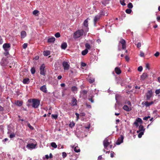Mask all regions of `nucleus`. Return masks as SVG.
Returning a JSON list of instances; mask_svg holds the SVG:
<instances>
[{
  "label": "nucleus",
  "mask_w": 160,
  "mask_h": 160,
  "mask_svg": "<svg viewBox=\"0 0 160 160\" xmlns=\"http://www.w3.org/2000/svg\"><path fill=\"white\" fill-rule=\"evenodd\" d=\"M38 11L37 10H35L33 12V14L34 15H36L38 13Z\"/></svg>",
  "instance_id": "nucleus-42"
},
{
  "label": "nucleus",
  "mask_w": 160,
  "mask_h": 160,
  "mask_svg": "<svg viewBox=\"0 0 160 160\" xmlns=\"http://www.w3.org/2000/svg\"><path fill=\"white\" fill-rule=\"evenodd\" d=\"M114 152H113L111 151L110 153V156L111 158H113L114 157Z\"/></svg>",
  "instance_id": "nucleus-52"
},
{
  "label": "nucleus",
  "mask_w": 160,
  "mask_h": 160,
  "mask_svg": "<svg viewBox=\"0 0 160 160\" xmlns=\"http://www.w3.org/2000/svg\"><path fill=\"white\" fill-rule=\"evenodd\" d=\"M98 160H103L101 155L99 156L98 157Z\"/></svg>",
  "instance_id": "nucleus-55"
},
{
  "label": "nucleus",
  "mask_w": 160,
  "mask_h": 160,
  "mask_svg": "<svg viewBox=\"0 0 160 160\" xmlns=\"http://www.w3.org/2000/svg\"><path fill=\"white\" fill-rule=\"evenodd\" d=\"M63 146L62 145H59L58 146V148L59 149L63 148Z\"/></svg>",
  "instance_id": "nucleus-57"
},
{
  "label": "nucleus",
  "mask_w": 160,
  "mask_h": 160,
  "mask_svg": "<svg viewBox=\"0 0 160 160\" xmlns=\"http://www.w3.org/2000/svg\"><path fill=\"white\" fill-rule=\"evenodd\" d=\"M85 46L86 48V49H89L91 48V46L88 43H86L85 44Z\"/></svg>",
  "instance_id": "nucleus-27"
},
{
  "label": "nucleus",
  "mask_w": 160,
  "mask_h": 160,
  "mask_svg": "<svg viewBox=\"0 0 160 160\" xmlns=\"http://www.w3.org/2000/svg\"><path fill=\"white\" fill-rule=\"evenodd\" d=\"M28 46V44L27 43H24L23 45V48H27Z\"/></svg>",
  "instance_id": "nucleus-50"
},
{
  "label": "nucleus",
  "mask_w": 160,
  "mask_h": 160,
  "mask_svg": "<svg viewBox=\"0 0 160 160\" xmlns=\"http://www.w3.org/2000/svg\"><path fill=\"white\" fill-rule=\"evenodd\" d=\"M125 59L127 61H128L129 60V58L127 56H125Z\"/></svg>",
  "instance_id": "nucleus-62"
},
{
  "label": "nucleus",
  "mask_w": 160,
  "mask_h": 160,
  "mask_svg": "<svg viewBox=\"0 0 160 160\" xmlns=\"http://www.w3.org/2000/svg\"><path fill=\"white\" fill-rule=\"evenodd\" d=\"M136 121L138 122H140V123H142V119L140 118H138V119L136 120Z\"/></svg>",
  "instance_id": "nucleus-38"
},
{
  "label": "nucleus",
  "mask_w": 160,
  "mask_h": 160,
  "mask_svg": "<svg viewBox=\"0 0 160 160\" xmlns=\"http://www.w3.org/2000/svg\"><path fill=\"white\" fill-rule=\"evenodd\" d=\"M31 73L32 74H34L35 72H36V70H35V68H32L31 69Z\"/></svg>",
  "instance_id": "nucleus-35"
},
{
  "label": "nucleus",
  "mask_w": 160,
  "mask_h": 160,
  "mask_svg": "<svg viewBox=\"0 0 160 160\" xmlns=\"http://www.w3.org/2000/svg\"><path fill=\"white\" fill-rule=\"evenodd\" d=\"M155 92L156 94H159L160 93V89H157Z\"/></svg>",
  "instance_id": "nucleus-44"
},
{
  "label": "nucleus",
  "mask_w": 160,
  "mask_h": 160,
  "mask_svg": "<svg viewBox=\"0 0 160 160\" xmlns=\"http://www.w3.org/2000/svg\"><path fill=\"white\" fill-rule=\"evenodd\" d=\"M16 104L17 105L20 106L22 105V101H18Z\"/></svg>",
  "instance_id": "nucleus-26"
},
{
  "label": "nucleus",
  "mask_w": 160,
  "mask_h": 160,
  "mask_svg": "<svg viewBox=\"0 0 160 160\" xmlns=\"http://www.w3.org/2000/svg\"><path fill=\"white\" fill-rule=\"evenodd\" d=\"M74 151L76 152H80V150L78 147H75L74 148Z\"/></svg>",
  "instance_id": "nucleus-33"
},
{
  "label": "nucleus",
  "mask_w": 160,
  "mask_h": 160,
  "mask_svg": "<svg viewBox=\"0 0 160 160\" xmlns=\"http://www.w3.org/2000/svg\"><path fill=\"white\" fill-rule=\"evenodd\" d=\"M43 55L45 56H48L50 54V52L49 51H45L43 52Z\"/></svg>",
  "instance_id": "nucleus-21"
},
{
  "label": "nucleus",
  "mask_w": 160,
  "mask_h": 160,
  "mask_svg": "<svg viewBox=\"0 0 160 160\" xmlns=\"http://www.w3.org/2000/svg\"><path fill=\"white\" fill-rule=\"evenodd\" d=\"M10 44L8 43H4L3 45V48L5 51H9L10 50Z\"/></svg>",
  "instance_id": "nucleus-5"
},
{
  "label": "nucleus",
  "mask_w": 160,
  "mask_h": 160,
  "mask_svg": "<svg viewBox=\"0 0 160 160\" xmlns=\"http://www.w3.org/2000/svg\"><path fill=\"white\" fill-rule=\"evenodd\" d=\"M3 108L1 106H0V113L3 110Z\"/></svg>",
  "instance_id": "nucleus-59"
},
{
  "label": "nucleus",
  "mask_w": 160,
  "mask_h": 160,
  "mask_svg": "<svg viewBox=\"0 0 160 160\" xmlns=\"http://www.w3.org/2000/svg\"><path fill=\"white\" fill-rule=\"evenodd\" d=\"M141 47V43L140 42H138L137 44V47L138 48H139Z\"/></svg>",
  "instance_id": "nucleus-54"
},
{
  "label": "nucleus",
  "mask_w": 160,
  "mask_h": 160,
  "mask_svg": "<svg viewBox=\"0 0 160 160\" xmlns=\"http://www.w3.org/2000/svg\"><path fill=\"white\" fill-rule=\"evenodd\" d=\"M84 25L86 27H87L88 26V23L87 19H86L83 22Z\"/></svg>",
  "instance_id": "nucleus-28"
},
{
  "label": "nucleus",
  "mask_w": 160,
  "mask_h": 160,
  "mask_svg": "<svg viewBox=\"0 0 160 160\" xmlns=\"http://www.w3.org/2000/svg\"><path fill=\"white\" fill-rule=\"evenodd\" d=\"M126 103H127L128 105L131 106V103L129 101H128Z\"/></svg>",
  "instance_id": "nucleus-53"
},
{
  "label": "nucleus",
  "mask_w": 160,
  "mask_h": 160,
  "mask_svg": "<svg viewBox=\"0 0 160 160\" xmlns=\"http://www.w3.org/2000/svg\"><path fill=\"white\" fill-rule=\"evenodd\" d=\"M28 126L32 130L33 129V127L31 126L30 123L28 124Z\"/></svg>",
  "instance_id": "nucleus-51"
},
{
  "label": "nucleus",
  "mask_w": 160,
  "mask_h": 160,
  "mask_svg": "<svg viewBox=\"0 0 160 160\" xmlns=\"http://www.w3.org/2000/svg\"><path fill=\"white\" fill-rule=\"evenodd\" d=\"M55 36L56 38H59L60 37V34L59 32H58L55 34Z\"/></svg>",
  "instance_id": "nucleus-39"
},
{
  "label": "nucleus",
  "mask_w": 160,
  "mask_h": 160,
  "mask_svg": "<svg viewBox=\"0 0 160 160\" xmlns=\"http://www.w3.org/2000/svg\"><path fill=\"white\" fill-rule=\"evenodd\" d=\"M8 51H5V52L4 53V54L5 55V56H7L9 54Z\"/></svg>",
  "instance_id": "nucleus-61"
},
{
  "label": "nucleus",
  "mask_w": 160,
  "mask_h": 160,
  "mask_svg": "<svg viewBox=\"0 0 160 160\" xmlns=\"http://www.w3.org/2000/svg\"><path fill=\"white\" fill-rule=\"evenodd\" d=\"M40 90L42 92L45 93L47 92V90L45 85H43L41 86L40 88Z\"/></svg>",
  "instance_id": "nucleus-13"
},
{
  "label": "nucleus",
  "mask_w": 160,
  "mask_h": 160,
  "mask_svg": "<svg viewBox=\"0 0 160 160\" xmlns=\"http://www.w3.org/2000/svg\"><path fill=\"white\" fill-rule=\"evenodd\" d=\"M75 125V123L72 121V122H70V123L69 124V126L70 127L72 128Z\"/></svg>",
  "instance_id": "nucleus-29"
},
{
  "label": "nucleus",
  "mask_w": 160,
  "mask_h": 160,
  "mask_svg": "<svg viewBox=\"0 0 160 160\" xmlns=\"http://www.w3.org/2000/svg\"><path fill=\"white\" fill-rule=\"evenodd\" d=\"M88 50L85 49V50L82 52V55H85L88 53Z\"/></svg>",
  "instance_id": "nucleus-24"
},
{
  "label": "nucleus",
  "mask_w": 160,
  "mask_h": 160,
  "mask_svg": "<svg viewBox=\"0 0 160 160\" xmlns=\"http://www.w3.org/2000/svg\"><path fill=\"white\" fill-rule=\"evenodd\" d=\"M52 117H53L55 119H57L58 118V116L57 115H54V114H52Z\"/></svg>",
  "instance_id": "nucleus-47"
},
{
  "label": "nucleus",
  "mask_w": 160,
  "mask_h": 160,
  "mask_svg": "<svg viewBox=\"0 0 160 160\" xmlns=\"http://www.w3.org/2000/svg\"><path fill=\"white\" fill-rule=\"evenodd\" d=\"M81 93L83 95L86 96L88 93V91L86 90H84L81 91Z\"/></svg>",
  "instance_id": "nucleus-22"
},
{
  "label": "nucleus",
  "mask_w": 160,
  "mask_h": 160,
  "mask_svg": "<svg viewBox=\"0 0 160 160\" xmlns=\"http://www.w3.org/2000/svg\"><path fill=\"white\" fill-rule=\"evenodd\" d=\"M128 7L129 8H132L133 7L132 3L131 2H129L128 4Z\"/></svg>",
  "instance_id": "nucleus-30"
},
{
  "label": "nucleus",
  "mask_w": 160,
  "mask_h": 160,
  "mask_svg": "<svg viewBox=\"0 0 160 160\" xmlns=\"http://www.w3.org/2000/svg\"><path fill=\"white\" fill-rule=\"evenodd\" d=\"M115 71L116 73L118 74H119L121 72V71L120 68L118 67H117L115 68Z\"/></svg>",
  "instance_id": "nucleus-16"
},
{
  "label": "nucleus",
  "mask_w": 160,
  "mask_h": 160,
  "mask_svg": "<svg viewBox=\"0 0 160 160\" xmlns=\"http://www.w3.org/2000/svg\"><path fill=\"white\" fill-rule=\"evenodd\" d=\"M36 147V145L33 143H29L27 144L26 147L28 148H34Z\"/></svg>",
  "instance_id": "nucleus-10"
},
{
  "label": "nucleus",
  "mask_w": 160,
  "mask_h": 160,
  "mask_svg": "<svg viewBox=\"0 0 160 160\" xmlns=\"http://www.w3.org/2000/svg\"><path fill=\"white\" fill-rule=\"evenodd\" d=\"M71 89L72 92H74L77 91L78 88L76 86H73L71 88Z\"/></svg>",
  "instance_id": "nucleus-25"
},
{
  "label": "nucleus",
  "mask_w": 160,
  "mask_h": 160,
  "mask_svg": "<svg viewBox=\"0 0 160 160\" xmlns=\"http://www.w3.org/2000/svg\"><path fill=\"white\" fill-rule=\"evenodd\" d=\"M134 124L137 126L138 127L139 126V124H138V122L136 121L134 122Z\"/></svg>",
  "instance_id": "nucleus-58"
},
{
  "label": "nucleus",
  "mask_w": 160,
  "mask_h": 160,
  "mask_svg": "<svg viewBox=\"0 0 160 160\" xmlns=\"http://www.w3.org/2000/svg\"><path fill=\"white\" fill-rule=\"evenodd\" d=\"M81 66L82 67H84L86 66V64L83 62H81Z\"/></svg>",
  "instance_id": "nucleus-46"
},
{
  "label": "nucleus",
  "mask_w": 160,
  "mask_h": 160,
  "mask_svg": "<svg viewBox=\"0 0 160 160\" xmlns=\"http://www.w3.org/2000/svg\"><path fill=\"white\" fill-rule=\"evenodd\" d=\"M77 99L74 97L73 98L72 101H71V104L72 106H75L77 105Z\"/></svg>",
  "instance_id": "nucleus-12"
},
{
  "label": "nucleus",
  "mask_w": 160,
  "mask_h": 160,
  "mask_svg": "<svg viewBox=\"0 0 160 160\" xmlns=\"http://www.w3.org/2000/svg\"><path fill=\"white\" fill-rule=\"evenodd\" d=\"M123 108L126 111H130L132 110L131 107H128L127 105H124L123 107Z\"/></svg>",
  "instance_id": "nucleus-11"
},
{
  "label": "nucleus",
  "mask_w": 160,
  "mask_h": 160,
  "mask_svg": "<svg viewBox=\"0 0 160 160\" xmlns=\"http://www.w3.org/2000/svg\"><path fill=\"white\" fill-rule=\"evenodd\" d=\"M67 153L65 152H63L62 153V156L63 158H65L67 157Z\"/></svg>",
  "instance_id": "nucleus-37"
},
{
  "label": "nucleus",
  "mask_w": 160,
  "mask_h": 160,
  "mask_svg": "<svg viewBox=\"0 0 160 160\" xmlns=\"http://www.w3.org/2000/svg\"><path fill=\"white\" fill-rule=\"evenodd\" d=\"M148 75L146 73H143L142 74L141 76V78L142 80H144L145 79H147Z\"/></svg>",
  "instance_id": "nucleus-15"
},
{
  "label": "nucleus",
  "mask_w": 160,
  "mask_h": 160,
  "mask_svg": "<svg viewBox=\"0 0 160 160\" xmlns=\"http://www.w3.org/2000/svg\"><path fill=\"white\" fill-rule=\"evenodd\" d=\"M30 81H23V82L24 84H28Z\"/></svg>",
  "instance_id": "nucleus-49"
},
{
  "label": "nucleus",
  "mask_w": 160,
  "mask_h": 160,
  "mask_svg": "<svg viewBox=\"0 0 160 160\" xmlns=\"http://www.w3.org/2000/svg\"><path fill=\"white\" fill-rule=\"evenodd\" d=\"M120 97V96L118 94H116L115 95V99L117 101H118V98Z\"/></svg>",
  "instance_id": "nucleus-43"
},
{
  "label": "nucleus",
  "mask_w": 160,
  "mask_h": 160,
  "mask_svg": "<svg viewBox=\"0 0 160 160\" xmlns=\"http://www.w3.org/2000/svg\"><path fill=\"white\" fill-rule=\"evenodd\" d=\"M55 40V38L54 37H52L49 38L48 39V42H53Z\"/></svg>",
  "instance_id": "nucleus-20"
},
{
  "label": "nucleus",
  "mask_w": 160,
  "mask_h": 160,
  "mask_svg": "<svg viewBox=\"0 0 160 160\" xmlns=\"http://www.w3.org/2000/svg\"><path fill=\"white\" fill-rule=\"evenodd\" d=\"M28 102L29 103L32 102V107L36 108L38 107L40 104V100L37 99H29L28 100Z\"/></svg>",
  "instance_id": "nucleus-1"
},
{
  "label": "nucleus",
  "mask_w": 160,
  "mask_h": 160,
  "mask_svg": "<svg viewBox=\"0 0 160 160\" xmlns=\"http://www.w3.org/2000/svg\"><path fill=\"white\" fill-rule=\"evenodd\" d=\"M62 64L64 70L67 71L69 69L70 65L68 62L66 61H63L62 62Z\"/></svg>",
  "instance_id": "nucleus-3"
},
{
  "label": "nucleus",
  "mask_w": 160,
  "mask_h": 160,
  "mask_svg": "<svg viewBox=\"0 0 160 160\" xmlns=\"http://www.w3.org/2000/svg\"><path fill=\"white\" fill-rule=\"evenodd\" d=\"M138 70L139 72H141L142 70V67L141 66H139L138 68Z\"/></svg>",
  "instance_id": "nucleus-40"
},
{
  "label": "nucleus",
  "mask_w": 160,
  "mask_h": 160,
  "mask_svg": "<svg viewBox=\"0 0 160 160\" xmlns=\"http://www.w3.org/2000/svg\"><path fill=\"white\" fill-rule=\"evenodd\" d=\"M101 42V41L100 39H98L97 40V42L98 44L100 43Z\"/></svg>",
  "instance_id": "nucleus-64"
},
{
  "label": "nucleus",
  "mask_w": 160,
  "mask_h": 160,
  "mask_svg": "<svg viewBox=\"0 0 160 160\" xmlns=\"http://www.w3.org/2000/svg\"><path fill=\"white\" fill-rule=\"evenodd\" d=\"M100 18V16L97 15L94 18L93 21L94 25L95 26L96 22L99 20Z\"/></svg>",
  "instance_id": "nucleus-14"
},
{
  "label": "nucleus",
  "mask_w": 160,
  "mask_h": 160,
  "mask_svg": "<svg viewBox=\"0 0 160 160\" xmlns=\"http://www.w3.org/2000/svg\"><path fill=\"white\" fill-rule=\"evenodd\" d=\"M132 10L130 9H127L125 10L126 12L128 14H130L132 12Z\"/></svg>",
  "instance_id": "nucleus-34"
},
{
  "label": "nucleus",
  "mask_w": 160,
  "mask_h": 160,
  "mask_svg": "<svg viewBox=\"0 0 160 160\" xmlns=\"http://www.w3.org/2000/svg\"><path fill=\"white\" fill-rule=\"evenodd\" d=\"M89 100L92 103H93L94 102V101L92 98L89 99Z\"/></svg>",
  "instance_id": "nucleus-63"
},
{
  "label": "nucleus",
  "mask_w": 160,
  "mask_h": 160,
  "mask_svg": "<svg viewBox=\"0 0 160 160\" xmlns=\"http://www.w3.org/2000/svg\"><path fill=\"white\" fill-rule=\"evenodd\" d=\"M111 143V142H109L108 141V139H106L104 140L103 141V145L104 148L107 149H108L107 147Z\"/></svg>",
  "instance_id": "nucleus-6"
},
{
  "label": "nucleus",
  "mask_w": 160,
  "mask_h": 160,
  "mask_svg": "<svg viewBox=\"0 0 160 160\" xmlns=\"http://www.w3.org/2000/svg\"><path fill=\"white\" fill-rule=\"evenodd\" d=\"M51 146L54 148H56L57 147V145L54 142H52L51 143Z\"/></svg>",
  "instance_id": "nucleus-31"
},
{
  "label": "nucleus",
  "mask_w": 160,
  "mask_h": 160,
  "mask_svg": "<svg viewBox=\"0 0 160 160\" xmlns=\"http://www.w3.org/2000/svg\"><path fill=\"white\" fill-rule=\"evenodd\" d=\"M139 130H140V131L141 132H142V131L144 132L145 130V129L144 128L143 126L141 125H140L139 126Z\"/></svg>",
  "instance_id": "nucleus-23"
},
{
  "label": "nucleus",
  "mask_w": 160,
  "mask_h": 160,
  "mask_svg": "<svg viewBox=\"0 0 160 160\" xmlns=\"http://www.w3.org/2000/svg\"><path fill=\"white\" fill-rule=\"evenodd\" d=\"M45 66L44 64H42L40 68V74L43 75L45 74Z\"/></svg>",
  "instance_id": "nucleus-4"
},
{
  "label": "nucleus",
  "mask_w": 160,
  "mask_h": 160,
  "mask_svg": "<svg viewBox=\"0 0 160 160\" xmlns=\"http://www.w3.org/2000/svg\"><path fill=\"white\" fill-rule=\"evenodd\" d=\"M67 43L66 42L62 43L61 45V48L62 49H65L67 47Z\"/></svg>",
  "instance_id": "nucleus-18"
},
{
  "label": "nucleus",
  "mask_w": 160,
  "mask_h": 160,
  "mask_svg": "<svg viewBox=\"0 0 160 160\" xmlns=\"http://www.w3.org/2000/svg\"><path fill=\"white\" fill-rule=\"evenodd\" d=\"M140 55L141 57H144V53L142 51H140Z\"/></svg>",
  "instance_id": "nucleus-45"
},
{
  "label": "nucleus",
  "mask_w": 160,
  "mask_h": 160,
  "mask_svg": "<svg viewBox=\"0 0 160 160\" xmlns=\"http://www.w3.org/2000/svg\"><path fill=\"white\" fill-rule=\"evenodd\" d=\"M21 36L22 38H25L26 36V32L24 31H22L21 33Z\"/></svg>",
  "instance_id": "nucleus-19"
},
{
  "label": "nucleus",
  "mask_w": 160,
  "mask_h": 160,
  "mask_svg": "<svg viewBox=\"0 0 160 160\" xmlns=\"http://www.w3.org/2000/svg\"><path fill=\"white\" fill-rule=\"evenodd\" d=\"M3 43V40L1 38V37L0 36V44H1Z\"/></svg>",
  "instance_id": "nucleus-60"
},
{
  "label": "nucleus",
  "mask_w": 160,
  "mask_h": 160,
  "mask_svg": "<svg viewBox=\"0 0 160 160\" xmlns=\"http://www.w3.org/2000/svg\"><path fill=\"white\" fill-rule=\"evenodd\" d=\"M123 137L122 136L119 138L118 140L116 142V144L117 145H119L123 142Z\"/></svg>",
  "instance_id": "nucleus-9"
},
{
  "label": "nucleus",
  "mask_w": 160,
  "mask_h": 160,
  "mask_svg": "<svg viewBox=\"0 0 160 160\" xmlns=\"http://www.w3.org/2000/svg\"><path fill=\"white\" fill-rule=\"evenodd\" d=\"M83 29H82L79 30L74 33L73 34V38H79L83 35Z\"/></svg>",
  "instance_id": "nucleus-2"
},
{
  "label": "nucleus",
  "mask_w": 160,
  "mask_h": 160,
  "mask_svg": "<svg viewBox=\"0 0 160 160\" xmlns=\"http://www.w3.org/2000/svg\"><path fill=\"white\" fill-rule=\"evenodd\" d=\"M153 103V102H149L148 101H146L144 103V105L146 107H148L150 106V105H152Z\"/></svg>",
  "instance_id": "nucleus-17"
},
{
  "label": "nucleus",
  "mask_w": 160,
  "mask_h": 160,
  "mask_svg": "<svg viewBox=\"0 0 160 160\" xmlns=\"http://www.w3.org/2000/svg\"><path fill=\"white\" fill-rule=\"evenodd\" d=\"M144 134V132L142 131L141 132L138 134V137L139 138H141L142 137V136Z\"/></svg>",
  "instance_id": "nucleus-32"
},
{
  "label": "nucleus",
  "mask_w": 160,
  "mask_h": 160,
  "mask_svg": "<svg viewBox=\"0 0 160 160\" xmlns=\"http://www.w3.org/2000/svg\"><path fill=\"white\" fill-rule=\"evenodd\" d=\"M152 92L151 90H148L146 94L147 99L149 100L152 97Z\"/></svg>",
  "instance_id": "nucleus-7"
},
{
  "label": "nucleus",
  "mask_w": 160,
  "mask_h": 160,
  "mask_svg": "<svg viewBox=\"0 0 160 160\" xmlns=\"http://www.w3.org/2000/svg\"><path fill=\"white\" fill-rule=\"evenodd\" d=\"M15 133L13 132L12 133L10 134V135L9 137L10 138H12L15 137Z\"/></svg>",
  "instance_id": "nucleus-36"
},
{
  "label": "nucleus",
  "mask_w": 160,
  "mask_h": 160,
  "mask_svg": "<svg viewBox=\"0 0 160 160\" xmlns=\"http://www.w3.org/2000/svg\"><path fill=\"white\" fill-rule=\"evenodd\" d=\"M160 53L159 52H157L155 53L154 54V55L156 57L158 56L159 55Z\"/></svg>",
  "instance_id": "nucleus-48"
},
{
  "label": "nucleus",
  "mask_w": 160,
  "mask_h": 160,
  "mask_svg": "<svg viewBox=\"0 0 160 160\" xmlns=\"http://www.w3.org/2000/svg\"><path fill=\"white\" fill-rule=\"evenodd\" d=\"M75 115H76V118H77V120H78L79 119V114L78 113H75Z\"/></svg>",
  "instance_id": "nucleus-56"
},
{
  "label": "nucleus",
  "mask_w": 160,
  "mask_h": 160,
  "mask_svg": "<svg viewBox=\"0 0 160 160\" xmlns=\"http://www.w3.org/2000/svg\"><path fill=\"white\" fill-rule=\"evenodd\" d=\"M120 43L122 44V48L123 49H125L126 48V41L123 39H122L120 41Z\"/></svg>",
  "instance_id": "nucleus-8"
},
{
  "label": "nucleus",
  "mask_w": 160,
  "mask_h": 160,
  "mask_svg": "<svg viewBox=\"0 0 160 160\" xmlns=\"http://www.w3.org/2000/svg\"><path fill=\"white\" fill-rule=\"evenodd\" d=\"M145 67L147 69H148V70H149L150 69V66H149V64L148 63H146Z\"/></svg>",
  "instance_id": "nucleus-41"
}]
</instances>
